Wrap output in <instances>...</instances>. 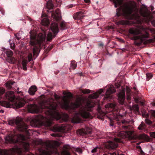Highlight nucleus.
Segmentation results:
<instances>
[{
	"instance_id": "1",
	"label": "nucleus",
	"mask_w": 155,
	"mask_h": 155,
	"mask_svg": "<svg viewBox=\"0 0 155 155\" xmlns=\"http://www.w3.org/2000/svg\"><path fill=\"white\" fill-rule=\"evenodd\" d=\"M121 10L128 16L127 18L136 20L138 24L141 23L142 21L148 22L152 18V16L145 6L142 7L139 12L142 17L139 16L135 3L134 2L130 1L124 3L120 7V10Z\"/></svg>"
},
{
	"instance_id": "2",
	"label": "nucleus",
	"mask_w": 155,
	"mask_h": 155,
	"mask_svg": "<svg viewBox=\"0 0 155 155\" xmlns=\"http://www.w3.org/2000/svg\"><path fill=\"white\" fill-rule=\"evenodd\" d=\"M53 98H49L46 101H43L40 103V106L36 105H30L28 106V111L31 113H37L42 112V109H46L45 114L50 120L55 119L57 120L61 117L60 114L56 110L57 104L54 103Z\"/></svg>"
},
{
	"instance_id": "3",
	"label": "nucleus",
	"mask_w": 155,
	"mask_h": 155,
	"mask_svg": "<svg viewBox=\"0 0 155 155\" xmlns=\"http://www.w3.org/2000/svg\"><path fill=\"white\" fill-rule=\"evenodd\" d=\"M95 105L93 100H88L85 106L81 108L78 112L74 114L71 120L72 122L74 123H81L82 121L81 117L84 118H91V116L89 112L91 111V108L94 107Z\"/></svg>"
},
{
	"instance_id": "4",
	"label": "nucleus",
	"mask_w": 155,
	"mask_h": 155,
	"mask_svg": "<svg viewBox=\"0 0 155 155\" xmlns=\"http://www.w3.org/2000/svg\"><path fill=\"white\" fill-rule=\"evenodd\" d=\"M63 94L65 95L62 97L63 102L60 104L62 108L68 109L69 108L74 109L78 108L81 104V100L80 98H77L74 103H71L69 106L70 99L72 97V94L70 92L64 91Z\"/></svg>"
},
{
	"instance_id": "5",
	"label": "nucleus",
	"mask_w": 155,
	"mask_h": 155,
	"mask_svg": "<svg viewBox=\"0 0 155 155\" xmlns=\"http://www.w3.org/2000/svg\"><path fill=\"white\" fill-rule=\"evenodd\" d=\"M44 144L46 150H44L42 148L39 149V155H51L53 153H57L56 148L59 146V143L58 141L45 143Z\"/></svg>"
},
{
	"instance_id": "6",
	"label": "nucleus",
	"mask_w": 155,
	"mask_h": 155,
	"mask_svg": "<svg viewBox=\"0 0 155 155\" xmlns=\"http://www.w3.org/2000/svg\"><path fill=\"white\" fill-rule=\"evenodd\" d=\"M8 123L10 125H12L15 123L18 126V130L20 131H25L28 128V126L22 121V119L20 118L10 120Z\"/></svg>"
},
{
	"instance_id": "7",
	"label": "nucleus",
	"mask_w": 155,
	"mask_h": 155,
	"mask_svg": "<svg viewBox=\"0 0 155 155\" xmlns=\"http://www.w3.org/2000/svg\"><path fill=\"white\" fill-rule=\"evenodd\" d=\"M30 37V44L33 46L35 45L37 43L39 45H41L45 39V35L42 33H39L38 34L37 41H36V35L35 34H31Z\"/></svg>"
},
{
	"instance_id": "8",
	"label": "nucleus",
	"mask_w": 155,
	"mask_h": 155,
	"mask_svg": "<svg viewBox=\"0 0 155 155\" xmlns=\"http://www.w3.org/2000/svg\"><path fill=\"white\" fill-rule=\"evenodd\" d=\"M25 139L24 136L19 134L16 136L15 135H9L5 138L6 141L9 143H15L18 141L22 142Z\"/></svg>"
},
{
	"instance_id": "9",
	"label": "nucleus",
	"mask_w": 155,
	"mask_h": 155,
	"mask_svg": "<svg viewBox=\"0 0 155 155\" xmlns=\"http://www.w3.org/2000/svg\"><path fill=\"white\" fill-rule=\"evenodd\" d=\"M0 104L2 106L6 108L11 107L12 106H13L14 108H20L24 106L25 103L23 102H18L13 104H11L10 102L6 101H3L0 102Z\"/></svg>"
},
{
	"instance_id": "10",
	"label": "nucleus",
	"mask_w": 155,
	"mask_h": 155,
	"mask_svg": "<svg viewBox=\"0 0 155 155\" xmlns=\"http://www.w3.org/2000/svg\"><path fill=\"white\" fill-rule=\"evenodd\" d=\"M56 128V127H54L52 130L54 131H60L66 132L71 129V126L67 124H62L61 126H58Z\"/></svg>"
},
{
	"instance_id": "11",
	"label": "nucleus",
	"mask_w": 155,
	"mask_h": 155,
	"mask_svg": "<svg viewBox=\"0 0 155 155\" xmlns=\"http://www.w3.org/2000/svg\"><path fill=\"white\" fill-rule=\"evenodd\" d=\"M118 136L123 138L127 137L132 139L133 138V132L131 131H121L118 134Z\"/></svg>"
},
{
	"instance_id": "12",
	"label": "nucleus",
	"mask_w": 155,
	"mask_h": 155,
	"mask_svg": "<svg viewBox=\"0 0 155 155\" xmlns=\"http://www.w3.org/2000/svg\"><path fill=\"white\" fill-rule=\"evenodd\" d=\"M149 35L147 33H146L144 35L142 36L139 35L137 36H135L132 39L134 40H140V42H137V41L135 42V44L137 45H138L140 44L144 40L145 38L148 37Z\"/></svg>"
},
{
	"instance_id": "13",
	"label": "nucleus",
	"mask_w": 155,
	"mask_h": 155,
	"mask_svg": "<svg viewBox=\"0 0 155 155\" xmlns=\"http://www.w3.org/2000/svg\"><path fill=\"white\" fill-rule=\"evenodd\" d=\"M144 30V29L142 27L140 26L137 28H131L129 31L130 33L136 35L140 34Z\"/></svg>"
},
{
	"instance_id": "14",
	"label": "nucleus",
	"mask_w": 155,
	"mask_h": 155,
	"mask_svg": "<svg viewBox=\"0 0 155 155\" xmlns=\"http://www.w3.org/2000/svg\"><path fill=\"white\" fill-rule=\"evenodd\" d=\"M118 97L120 103L122 104H123L125 98L124 88H122V90L118 94Z\"/></svg>"
},
{
	"instance_id": "15",
	"label": "nucleus",
	"mask_w": 155,
	"mask_h": 155,
	"mask_svg": "<svg viewBox=\"0 0 155 155\" xmlns=\"http://www.w3.org/2000/svg\"><path fill=\"white\" fill-rule=\"evenodd\" d=\"M52 17L53 19L55 20L58 21L61 19V16L60 12L59 9L56 10L55 12L52 14Z\"/></svg>"
},
{
	"instance_id": "16",
	"label": "nucleus",
	"mask_w": 155,
	"mask_h": 155,
	"mask_svg": "<svg viewBox=\"0 0 155 155\" xmlns=\"http://www.w3.org/2000/svg\"><path fill=\"white\" fill-rule=\"evenodd\" d=\"M114 142L110 141L108 142V145L110 148L114 149L117 147L118 145L117 142H120V140L119 139L115 138L114 140Z\"/></svg>"
},
{
	"instance_id": "17",
	"label": "nucleus",
	"mask_w": 155,
	"mask_h": 155,
	"mask_svg": "<svg viewBox=\"0 0 155 155\" xmlns=\"http://www.w3.org/2000/svg\"><path fill=\"white\" fill-rule=\"evenodd\" d=\"M5 96L6 98L11 101H13L15 99V96L13 91H10L7 92L5 94Z\"/></svg>"
},
{
	"instance_id": "18",
	"label": "nucleus",
	"mask_w": 155,
	"mask_h": 155,
	"mask_svg": "<svg viewBox=\"0 0 155 155\" xmlns=\"http://www.w3.org/2000/svg\"><path fill=\"white\" fill-rule=\"evenodd\" d=\"M51 28L53 32L54 35L59 31V29L58 27L57 23L56 22L53 23L51 25Z\"/></svg>"
},
{
	"instance_id": "19",
	"label": "nucleus",
	"mask_w": 155,
	"mask_h": 155,
	"mask_svg": "<svg viewBox=\"0 0 155 155\" xmlns=\"http://www.w3.org/2000/svg\"><path fill=\"white\" fill-rule=\"evenodd\" d=\"M71 147L69 145H64L63 147V151L61 152L62 155H71L69 153L68 151V150H69Z\"/></svg>"
},
{
	"instance_id": "20",
	"label": "nucleus",
	"mask_w": 155,
	"mask_h": 155,
	"mask_svg": "<svg viewBox=\"0 0 155 155\" xmlns=\"http://www.w3.org/2000/svg\"><path fill=\"white\" fill-rule=\"evenodd\" d=\"M116 91V90L114 88L113 86L110 85L107 91L106 94L107 95H109L115 92Z\"/></svg>"
},
{
	"instance_id": "21",
	"label": "nucleus",
	"mask_w": 155,
	"mask_h": 155,
	"mask_svg": "<svg viewBox=\"0 0 155 155\" xmlns=\"http://www.w3.org/2000/svg\"><path fill=\"white\" fill-rule=\"evenodd\" d=\"M37 91V88L35 86H31L30 88L28 91L29 94L31 95H34L35 93Z\"/></svg>"
},
{
	"instance_id": "22",
	"label": "nucleus",
	"mask_w": 155,
	"mask_h": 155,
	"mask_svg": "<svg viewBox=\"0 0 155 155\" xmlns=\"http://www.w3.org/2000/svg\"><path fill=\"white\" fill-rule=\"evenodd\" d=\"M45 118L41 115L37 116L35 118V120L38 122L40 123H42L44 122Z\"/></svg>"
},
{
	"instance_id": "23",
	"label": "nucleus",
	"mask_w": 155,
	"mask_h": 155,
	"mask_svg": "<svg viewBox=\"0 0 155 155\" xmlns=\"http://www.w3.org/2000/svg\"><path fill=\"white\" fill-rule=\"evenodd\" d=\"M117 24L118 25H129V22L127 20H121L117 22Z\"/></svg>"
},
{
	"instance_id": "24",
	"label": "nucleus",
	"mask_w": 155,
	"mask_h": 155,
	"mask_svg": "<svg viewBox=\"0 0 155 155\" xmlns=\"http://www.w3.org/2000/svg\"><path fill=\"white\" fill-rule=\"evenodd\" d=\"M49 23V20L47 17L43 18L41 21V23L42 25L45 26L47 25Z\"/></svg>"
},
{
	"instance_id": "25",
	"label": "nucleus",
	"mask_w": 155,
	"mask_h": 155,
	"mask_svg": "<svg viewBox=\"0 0 155 155\" xmlns=\"http://www.w3.org/2000/svg\"><path fill=\"white\" fill-rule=\"evenodd\" d=\"M15 82L12 81H9L5 84V86L7 88L9 89L12 87V85H13Z\"/></svg>"
},
{
	"instance_id": "26",
	"label": "nucleus",
	"mask_w": 155,
	"mask_h": 155,
	"mask_svg": "<svg viewBox=\"0 0 155 155\" xmlns=\"http://www.w3.org/2000/svg\"><path fill=\"white\" fill-rule=\"evenodd\" d=\"M77 67V63L74 61H72L71 63V66L70 69H72L74 70Z\"/></svg>"
},
{
	"instance_id": "27",
	"label": "nucleus",
	"mask_w": 155,
	"mask_h": 155,
	"mask_svg": "<svg viewBox=\"0 0 155 155\" xmlns=\"http://www.w3.org/2000/svg\"><path fill=\"white\" fill-rule=\"evenodd\" d=\"M47 7L48 8L51 9L53 8V5L51 1L49 0L47 2Z\"/></svg>"
},
{
	"instance_id": "28",
	"label": "nucleus",
	"mask_w": 155,
	"mask_h": 155,
	"mask_svg": "<svg viewBox=\"0 0 155 155\" xmlns=\"http://www.w3.org/2000/svg\"><path fill=\"white\" fill-rule=\"evenodd\" d=\"M22 144L23 145V147L25 148V150L26 151H28L29 148V144L28 143L22 142Z\"/></svg>"
},
{
	"instance_id": "29",
	"label": "nucleus",
	"mask_w": 155,
	"mask_h": 155,
	"mask_svg": "<svg viewBox=\"0 0 155 155\" xmlns=\"http://www.w3.org/2000/svg\"><path fill=\"white\" fill-rule=\"evenodd\" d=\"M98 96V94L96 93L90 95L89 97V98L94 99L97 98Z\"/></svg>"
},
{
	"instance_id": "30",
	"label": "nucleus",
	"mask_w": 155,
	"mask_h": 155,
	"mask_svg": "<svg viewBox=\"0 0 155 155\" xmlns=\"http://www.w3.org/2000/svg\"><path fill=\"white\" fill-rule=\"evenodd\" d=\"M80 92L84 94H89L91 92V90L88 89H81Z\"/></svg>"
},
{
	"instance_id": "31",
	"label": "nucleus",
	"mask_w": 155,
	"mask_h": 155,
	"mask_svg": "<svg viewBox=\"0 0 155 155\" xmlns=\"http://www.w3.org/2000/svg\"><path fill=\"white\" fill-rule=\"evenodd\" d=\"M53 37L51 32H49L48 34L47 37V40L50 41L52 39Z\"/></svg>"
},
{
	"instance_id": "32",
	"label": "nucleus",
	"mask_w": 155,
	"mask_h": 155,
	"mask_svg": "<svg viewBox=\"0 0 155 155\" xmlns=\"http://www.w3.org/2000/svg\"><path fill=\"white\" fill-rule=\"evenodd\" d=\"M6 53L8 57H11L13 54L12 51L10 50H9L6 52Z\"/></svg>"
},
{
	"instance_id": "33",
	"label": "nucleus",
	"mask_w": 155,
	"mask_h": 155,
	"mask_svg": "<svg viewBox=\"0 0 155 155\" xmlns=\"http://www.w3.org/2000/svg\"><path fill=\"white\" fill-rule=\"evenodd\" d=\"M76 15H77V17L78 19L79 18L80 19L84 17L83 15L81 12H79L77 13L76 14Z\"/></svg>"
},
{
	"instance_id": "34",
	"label": "nucleus",
	"mask_w": 155,
	"mask_h": 155,
	"mask_svg": "<svg viewBox=\"0 0 155 155\" xmlns=\"http://www.w3.org/2000/svg\"><path fill=\"white\" fill-rule=\"evenodd\" d=\"M138 129L140 130H142L145 128V125L143 122H141L139 127H138Z\"/></svg>"
},
{
	"instance_id": "35",
	"label": "nucleus",
	"mask_w": 155,
	"mask_h": 155,
	"mask_svg": "<svg viewBox=\"0 0 155 155\" xmlns=\"http://www.w3.org/2000/svg\"><path fill=\"white\" fill-rule=\"evenodd\" d=\"M66 23L64 21H62L60 24V27L62 29H64L66 28Z\"/></svg>"
},
{
	"instance_id": "36",
	"label": "nucleus",
	"mask_w": 155,
	"mask_h": 155,
	"mask_svg": "<svg viewBox=\"0 0 155 155\" xmlns=\"http://www.w3.org/2000/svg\"><path fill=\"white\" fill-rule=\"evenodd\" d=\"M115 106V104L112 103H109L107 104L106 106V107H114Z\"/></svg>"
},
{
	"instance_id": "37",
	"label": "nucleus",
	"mask_w": 155,
	"mask_h": 155,
	"mask_svg": "<svg viewBox=\"0 0 155 155\" xmlns=\"http://www.w3.org/2000/svg\"><path fill=\"white\" fill-rule=\"evenodd\" d=\"M0 154L1 155H7L8 153L6 150H1L0 149Z\"/></svg>"
},
{
	"instance_id": "38",
	"label": "nucleus",
	"mask_w": 155,
	"mask_h": 155,
	"mask_svg": "<svg viewBox=\"0 0 155 155\" xmlns=\"http://www.w3.org/2000/svg\"><path fill=\"white\" fill-rule=\"evenodd\" d=\"M134 109L135 111L137 114L139 113L138 109L139 107L137 105H135L134 107Z\"/></svg>"
},
{
	"instance_id": "39",
	"label": "nucleus",
	"mask_w": 155,
	"mask_h": 155,
	"mask_svg": "<svg viewBox=\"0 0 155 155\" xmlns=\"http://www.w3.org/2000/svg\"><path fill=\"white\" fill-rule=\"evenodd\" d=\"M146 75L148 79V80H149L152 77V74L151 73H148L146 74Z\"/></svg>"
},
{
	"instance_id": "40",
	"label": "nucleus",
	"mask_w": 155,
	"mask_h": 155,
	"mask_svg": "<svg viewBox=\"0 0 155 155\" xmlns=\"http://www.w3.org/2000/svg\"><path fill=\"white\" fill-rule=\"evenodd\" d=\"M28 58L29 61H31L32 59V54L31 53L29 54L28 56Z\"/></svg>"
},
{
	"instance_id": "41",
	"label": "nucleus",
	"mask_w": 155,
	"mask_h": 155,
	"mask_svg": "<svg viewBox=\"0 0 155 155\" xmlns=\"http://www.w3.org/2000/svg\"><path fill=\"white\" fill-rule=\"evenodd\" d=\"M28 63L27 61L26 60H23L22 61V66L26 65Z\"/></svg>"
},
{
	"instance_id": "42",
	"label": "nucleus",
	"mask_w": 155,
	"mask_h": 155,
	"mask_svg": "<svg viewBox=\"0 0 155 155\" xmlns=\"http://www.w3.org/2000/svg\"><path fill=\"white\" fill-rule=\"evenodd\" d=\"M126 91L127 92V94H130V89L127 86L126 87Z\"/></svg>"
},
{
	"instance_id": "43",
	"label": "nucleus",
	"mask_w": 155,
	"mask_h": 155,
	"mask_svg": "<svg viewBox=\"0 0 155 155\" xmlns=\"http://www.w3.org/2000/svg\"><path fill=\"white\" fill-rule=\"evenodd\" d=\"M97 147H96L94 148L93 149H92L91 151V152L92 153H95L97 151V149H98Z\"/></svg>"
},
{
	"instance_id": "44",
	"label": "nucleus",
	"mask_w": 155,
	"mask_h": 155,
	"mask_svg": "<svg viewBox=\"0 0 155 155\" xmlns=\"http://www.w3.org/2000/svg\"><path fill=\"white\" fill-rule=\"evenodd\" d=\"M150 134L151 137L155 138V132H150Z\"/></svg>"
},
{
	"instance_id": "45",
	"label": "nucleus",
	"mask_w": 155,
	"mask_h": 155,
	"mask_svg": "<svg viewBox=\"0 0 155 155\" xmlns=\"http://www.w3.org/2000/svg\"><path fill=\"white\" fill-rule=\"evenodd\" d=\"M76 151L80 153H82V150L79 148H76Z\"/></svg>"
},
{
	"instance_id": "46",
	"label": "nucleus",
	"mask_w": 155,
	"mask_h": 155,
	"mask_svg": "<svg viewBox=\"0 0 155 155\" xmlns=\"http://www.w3.org/2000/svg\"><path fill=\"white\" fill-rule=\"evenodd\" d=\"M51 122L49 121H47L46 124H45V125L47 127H49L51 126Z\"/></svg>"
},
{
	"instance_id": "47",
	"label": "nucleus",
	"mask_w": 155,
	"mask_h": 155,
	"mask_svg": "<svg viewBox=\"0 0 155 155\" xmlns=\"http://www.w3.org/2000/svg\"><path fill=\"white\" fill-rule=\"evenodd\" d=\"M15 44L14 43H11L10 44L11 48L13 50L15 48Z\"/></svg>"
},
{
	"instance_id": "48",
	"label": "nucleus",
	"mask_w": 155,
	"mask_h": 155,
	"mask_svg": "<svg viewBox=\"0 0 155 155\" xmlns=\"http://www.w3.org/2000/svg\"><path fill=\"white\" fill-rule=\"evenodd\" d=\"M54 97L56 100H57L60 98V97L57 94H54Z\"/></svg>"
},
{
	"instance_id": "49",
	"label": "nucleus",
	"mask_w": 155,
	"mask_h": 155,
	"mask_svg": "<svg viewBox=\"0 0 155 155\" xmlns=\"http://www.w3.org/2000/svg\"><path fill=\"white\" fill-rule=\"evenodd\" d=\"M146 123L148 124H150L151 123V122L149 120H145Z\"/></svg>"
},
{
	"instance_id": "50",
	"label": "nucleus",
	"mask_w": 155,
	"mask_h": 155,
	"mask_svg": "<svg viewBox=\"0 0 155 155\" xmlns=\"http://www.w3.org/2000/svg\"><path fill=\"white\" fill-rule=\"evenodd\" d=\"M129 122V121H127L126 120H124L122 121V122L123 124H125V123L127 124Z\"/></svg>"
},
{
	"instance_id": "51",
	"label": "nucleus",
	"mask_w": 155,
	"mask_h": 155,
	"mask_svg": "<svg viewBox=\"0 0 155 155\" xmlns=\"http://www.w3.org/2000/svg\"><path fill=\"white\" fill-rule=\"evenodd\" d=\"M103 89H101L100 90H99L98 91V93H97L98 94H101L102 92L103 91Z\"/></svg>"
},
{
	"instance_id": "52",
	"label": "nucleus",
	"mask_w": 155,
	"mask_h": 155,
	"mask_svg": "<svg viewBox=\"0 0 155 155\" xmlns=\"http://www.w3.org/2000/svg\"><path fill=\"white\" fill-rule=\"evenodd\" d=\"M127 100H130V94H127Z\"/></svg>"
},
{
	"instance_id": "53",
	"label": "nucleus",
	"mask_w": 155,
	"mask_h": 155,
	"mask_svg": "<svg viewBox=\"0 0 155 155\" xmlns=\"http://www.w3.org/2000/svg\"><path fill=\"white\" fill-rule=\"evenodd\" d=\"M152 115L155 117V111L153 110L151 112Z\"/></svg>"
},
{
	"instance_id": "54",
	"label": "nucleus",
	"mask_w": 155,
	"mask_h": 155,
	"mask_svg": "<svg viewBox=\"0 0 155 155\" xmlns=\"http://www.w3.org/2000/svg\"><path fill=\"white\" fill-rule=\"evenodd\" d=\"M23 67V69L24 70H26L27 69V68L26 67V65H24L22 66Z\"/></svg>"
},
{
	"instance_id": "55",
	"label": "nucleus",
	"mask_w": 155,
	"mask_h": 155,
	"mask_svg": "<svg viewBox=\"0 0 155 155\" xmlns=\"http://www.w3.org/2000/svg\"><path fill=\"white\" fill-rule=\"evenodd\" d=\"M11 59L12 61V63H14L15 61V59L14 58H11Z\"/></svg>"
},
{
	"instance_id": "56",
	"label": "nucleus",
	"mask_w": 155,
	"mask_h": 155,
	"mask_svg": "<svg viewBox=\"0 0 155 155\" xmlns=\"http://www.w3.org/2000/svg\"><path fill=\"white\" fill-rule=\"evenodd\" d=\"M151 23L153 25L155 26V20L151 21Z\"/></svg>"
},
{
	"instance_id": "57",
	"label": "nucleus",
	"mask_w": 155,
	"mask_h": 155,
	"mask_svg": "<svg viewBox=\"0 0 155 155\" xmlns=\"http://www.w3.org/2000/svg\"><path fill=\"white\" fill-rule=\"evenodd\" d=\"M51 135L52 136L56 137L58 136V134H51Z\"/></svg>"
},
{
	"instance_id": "58",
	"label": "nucleus",
	"mask_w": 155,
	"mask_h": 155,
	"mask_svg": "<svg viewBox=\"0 0 155 155\" xmlns=\"http://www.w3.org/2000/svg\"><path fill=\"white\" fill-rule=\"evenodd\" d=\"M36 50L35 49V48H33V53L34 55H35V54Z\"/></svg>"
},
{
	"instance_id": "59",
	"label": "nucleus",
	"mask_w": 155,
	"mask_h": 155,
	"mask_svg": "<svg viewBox=\"0 0 155 155\" xmlns=\"http://www.w3.org/2000/svg\"><path fill=\"white\" fill-rule=\"evenodd\" d=\"M84 1L85 3H89L90 2V0H84Z\"/></svg>"
},
{
	"instance_id": "60",
	"label": "nucleus",
	"mask_w": 155,
	"mask_h": 155,
	"mask_svg": "<svg viewBox=\"0 0 155 155\" xmlns=\"http://www.w3.org/2000/svg\"><path fill=\"white\" fill-rule=\"evenodd\" d=\"M123 127L124 129H127L128 128V127L127 126H123Z\"/></svg>"
},
{
	"instance_id": "61",
	"label": "nucleus",
	"mask_w": 155,
	"mask_h": 155,
	"mask_svg": "<svg viewBox=\"0 0 155 155\" xmlns=\"http://www.w3.org/2000/svg\"><path fill=\"white\" fill-rule=\"evenodd\" d=\"M108 154H109L110 155H116V154H115L114 153H108Z\"/></svg>"
},
{
	"instance_id": "62",
	"label": "nucleus",
	"mask_w": 155,
	"mask_h": 155,
	"mask_svg": "<svg viewBox=\"0 0 155 155\" xmlns=\"http://www.w3.org/2000/svg\"><path fill=\"white\" fill-rule=\"evenodd\" d=\"M74 6V5H71L69 6H68V8H71Z\"/></svg>"
},
{
	"instance_id": "63",
	"label": "nucleus",
	"mask_w": 155,
	"mask_h": 155,
	"mask_svg": "<svg viewBox=\"0 0 155 155\" xmlns=\"http://www.w3.org/2000/svg\"><path fill=\"white\" fill-rule=\"evenodd\" d=\"M137 148L138 149H139L140 150H141V147L140 146H137Z\"/></svg>"
},
{
	"instance_id": "64",
	"label": "nucleus",
	"mask_w": 155,
	"mask_h": 155,
	"mask_svg": "<svg viewBox=\"0 0 155 155\" xmlns=\"http://www.w3.org/2000/svg\"><path fill=\"white\" fill-rule=\"evenodd\" d=\"M42 17H46V15L45 14H42Z\"/></svg>"
}]
</instances>
